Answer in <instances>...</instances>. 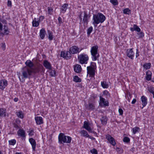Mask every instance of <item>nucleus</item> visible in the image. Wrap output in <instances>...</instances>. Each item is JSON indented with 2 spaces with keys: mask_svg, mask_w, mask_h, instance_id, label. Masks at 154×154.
Wrapping results in <instances>:
<instances>
[{
  "mask_svg": "<svg viewBox=\"0 0 154 154\" xmlns=\"http://www.w3.org/2000/svg\"><path fill=\"white\" fill-rule=\"evenodd\" d=\"M101 85L102 87L104 88H107L109 87V85L106 83L105 81H103L101 82Z\"/></svg>",
  "mask_w": 154,
  "mask_h": 154,
  "instance_id": "34",
  "label": "nucleus"
},
{
  "mask_svg": "<svg viewBox=\"0 0 154 154\" xmlns=\"http://www.w3.org/2000/svg\"><path fill=\"white\" fill-rule=\"evenodd\" d=\"M99 105L101 107L104 106H109V102L107 101H106L105 99L102 97L101 96H100Z\"/></svg>",
  "mask_w": 154,
  "mask_h": 154,
  "instance_id": "7",
  "label": "nucleus"
},
{
  "mask_svg": "<svg viewBox=\"0 0 154 154\" xmlns=\"http://www.w3.org/2000/svg\"><path fill=\"white\" fill-rule=\"evenodd\" d=\"M35 120L37 125H41L43 123V119L40 116H37L35 117Z\"/></svg>",
  "mask_w": 154,
  "mask_h": 154,
  "instance_id": "20",
  "label": "nucleus"
},
{
  "mask_svg": "<svg viewBox=\"0 0 154 154\" xmlns=\"http://www.w3.org/2000/svg\"><path fill=\"white\" fill-rule=\"evenodd\" d=\"M65 55L66 52H65L64 51H62L61 52L60 54L61 57L65 58V57L66 56Z\"/></svg>",
  "mask_w": 154,
  "mask_h": 154,
  "instance_id": "54",
  "label": "nucleus"
},
{
  "mask_svg": "<svg viewBox=\"0 0 154 154\" xmlns=\"http://www.w3.org/2000/svg\"><path fill=\"white\" fill-rule=\"evenodd\" d=\"M119 112L120 115H122L123 114V111L121 108L119 109Z\"/></svg>",
  "mask_w": 154,
  "mask_h": 154,
  "instance_id": "56",
  "label": "nucleus"
},
{
  "mask_svg": "<svg viewBox=\"0 0 154 154\" xmlns=\"http://www.w3.org/2000/svg\"><path fill=\"white\" fill-rule=\"evenodd\" d=\"M68 6V4H64L60 8V12L61 13L64 14L66 11Z\"/></svg>",
  "mask_w": 154,
  "mask_h": 154,
  "instance_id": "18",
  "label": "nucleus"
},
{
  "mask_svg": "<svg viewBox=\"0 0 154 154\" xmlns=\"http://www.w3.org/2000/svg\"><path fill=\"white\" fill-rule=\"evenodd\" d=\"M136 102V99L134 98L131 102V103L132 104H134Z\"/></svg>",
  "mask_w": 154,
  "mask_h": 154,
  "instance_id": "63",
  "label": "nucleus"
},
{
  "mask_svg": "<svg viewBox=\"0 0 154 154\" xmlns=\"http://www.w3.org/2000/svg\"><path fill=\"white\" fill-rule=\"evenodd\" d=\"M45 18V17L44 16H41L39 17V19L38 20L39 21V22H40L41 20H42Z\"/></svg>",
  "mask_w": 154,
  "mask_h": 154,
  "instance_id": "60",
  "label": "nucleus"
},
{
  "mask_svg": "<svg viewBox=\"0 0 154 154\" xmlns=\"http://www.w3.org/2000/svg\"><path fill=\"white\" fill-rule=\"evenodd\" d=\"M51 75L52 76H55L56 75V72L55 70H52L50 72Z\"/></svg>",
  "mask_w": 154,
  "mask_h": 154,
  "instance_id": "47",
  "label": "nucleus"
},
{
  "mask_svg": "<svg viewBox=\"0 0 154 154\" xmlns=\"http://www.w3.org/2000/svg\"><path fill=\"white\" fill-rule=\"evenodd\" d=\"M4 33H3V35H8V34L9 31L8 29V27L5 25L4 26Z\"/></svg>",
  "mask_w": 154,
  "mask_h": 154,
  "instance_id": "31",
  "label": "nucleus"
},
{
  "mask_svg": "<svg viewBox=\"0 0 154 154\" xmlns=\"http://www.w3.org/2000/svg\"><path fill=\"white\" fill-rule=\"evenodd\" d=\"M116 151H121V152H123V150L122 149H120L119 148H118V147H116Z\"/></svg>",
  "mask_w": 154,
  "mask_h": 154,
  "instance_id": "62",
  "label": "nucleus"
},
{
  "mask_svg": "<svg viewBox=\"0 0 154 154\" xmlns=\"http://www.w3.org/2000/svg\"><path fill=\"white\" fill-rule=\"evenodd\" d=\"M131 30L133 32L134 31H135L138 32H140L141 31V29L136 24H134L133 27L130 28Z\"/></svg>",
  "mask_w": 154,
  "mask_h": 154,
  "instance_id": "23",
  "label": "nucleus"
},
{
  "mask_svg": "<svg viewBox=\"0 0 154 154\" xmlns=\"http://www.w3.org/2000/svg\"><path fill=\"white\" fill-rule=\"evenodd\" d=\"M151 65L150 63H145L143 65V66L146 69H148L150 68Z\"/></svg>",
  "mask_w": 154,
  "mask_h": 154,
  "instance_id": "36",
  "label": "nucleus"
},
{
  "mask_svg": "<svg viewBox=\"0 0 154 154\" xmlns=\"http://www.w3.org/2000/svg\"><path fill=\"white\" fill-rule=\"evenodd\" d=\"M7 81L5 79H2L0 81V89L3 90L7 86Z\"/></svg>",
  "mask_w": 154,
  "mask_h": 154,
  "instance_id": "14",
  "label": "nucleus"
},
{
  "mask_svg": "<svg viewBox=\"0 0 154 154\" xmlns=\"http://www.w3.org/2000/svg\"><path fill=\"white\" fill-rule=\"evenodd\" d=\"M43 65L45 67L49 70L51 69V63L47 60L44 61Z\"/></svg>",
  "mask_w": 154,
  "mask_h": 154,
  "instance_id": "21",
  "label": "nucleus"
},
{
  "mask_svg": "<svg viewBox=\"0 0 154 154\" xmlns=\"http://www.w3.org/2000/svg\"><path fill=\"white\" fill-rule=\"evenodd\" d=\"M48 13L50 15L52 14L53 11V9L51 7H48Z\"/></svg>",
  "mask_w": 154,
  "mask_h": 154,
  "instance_id": "46",
  "label": "nucleus"
},
{
  "mask_svg": "<svg viewBox=\"0 0 154 154\" xmlns=\"http://www.w3.org/2000/svg\"><path fill=\"white\" fill-rule=\"evenodd\" d=\"M58 142L60 144L70 143L72 140L71 137L65 135L64 134L60 133L58 137Z\"/></svg>",
  "mask_w": 154,
  "mask_h": 154,
  "instance_id": "2",
  "label": "nucleus"
},
{
  "mask_svg": "<svg viewBox=\"0 0 154 154\" xmlns=\"http://www.w3.org/2000/svg\"><path fill=\"white\" fill-rule=\"evenodd\" d=\"M58 20L60 25L62 23H63V22L62 21V20L61 18L60 17H59L58 18Z\"/></svg>",
  "mask_w": 154,
  "mask_h": 154,
  "instance_id": "53",
  "label": "nucleus"
},
{
  "mask_svg": "<svg viewBox=\"0 0 154 154\" xmlns=\"http://www.w3.org/2000/svg\"><path fill=\"white\" fill-rule=\"evenodd\" d=\"M3 28V25L0 22V31L1 32V31L2 30Z\"/></svg>",
  "mask_w": 154,
  "mask_h": 154,
  "instance_id": "64",
  "label": "nucleus"
},
{
  "mask_svg": "<svg viewBox=\"0 0 154 154\" xmlns=\"http://www.w3.org/2000/svg\"><path fill=\"white\" fill-rule=\"evenodd\" d=\"M93 27L91 26H90L89 28H88L87 30V34L88 35H89L91 33V32L93 30Z\"/></svg>",
  "mask_w": 154,
  "mask_h": 154,
  "instance_id": "44",
  "label": "nucleus"
},
{
  "mask_svg": "<svg viewBox=\"0 0 154 154\" xmlns=\"http://www.w3.org/2000/svg\"><path fill=\"white\" fill-rule=\"evenodd\" d=\"M140 128L137 127H135L132 128V132L134 134H135L137 132L138 130H140Z\"/></svg>",
  "mask_w": 154,
  "mask_h": 154,
  "instance_id": "39",
  "label": "nucleus"
},
{
  "mask_svg": "<svg viewBox=\"0 0 154 154\" xmlns=\"http://www.w3.org/2000/svg\"><path fill=\"white\" fill-rule=\"evenodd\" d=\"M137 34V38H142L144 36V33L142 32H138Z\"/></svg>",
  "mask_w": 154,
  "mask_h": 154,
  "instance_id": "35",
  "label": "nucleus"
},
{
  "mask_svg": "<svg viewBox=\"0 0 154 154\" xmlns=\"http://www.w3.org/2000/svg\"><path fill=\"white\" fill-rule=\"evenodd\" d=\"M8 7H11L12 6V3L11 2V1L8 0Z\"/></svg>",
  "mask_w": 154,
  "mask_h": 154,
  "instance_id": "58",
  "label": "nucleus"
},
{
  "mask_svg": "<svg viewBox=\"0 0 154 154\" xmlns=\"http://www.w3.org/2000/svg\"><path fill=\"white\" fill-rule=\"evenodd\" d=\"M141 100L142 102V105L143 106L142 107V109H143L147 104V99L145 96H143L141 97Z\"/></svg>",
  "mask_w": 154,
  "mask_h": 154,
  "instance_id": "17",
  "label": "nucleus"
},
{
  "mask_svg": "<svg viewBox=\"0 0 154 154\" xmlns=\"http://www.w3.org/2000/svg\"><path fill=\"white\" fill-rule=\"evenodd\" d=\"M139 52L138 51V50L137 49H136V57L137 58L139 55Z\"/></svg>",
  "mask_w": 154,
  "mask_h": 154,
  "instance_id": "59",
  "label": "nucleus"
},
{
  "mask_svg": "<svg viewBox=\"0 0 154 154\" xmlns=\"http://www.w3.org/2000/svg\"><path fill=\"white\" fill-rule=\"evenodd\" d=\"M108 118L106 116H103L100 119L101 123L103 125H106L107 123Z\"/></svg>",
  "mask_w": 154,
  "mask_h": 154,
  "instance_id": "28",
  "label": "nucleus"
},
{
  "mask_svg": "<svg viewBox=\"0 0 154 154\" xmlns=\"http://www.w3.org/2000/svg\"><path fill=\"white\" fill-rule=\"evenodd\" d=\"M131 12L130 10L128 8H126L123 10V12L125 14H129Z\"/></svg>",
  "mask_w": 154,
  "mask_h": 154,
  "instance_id": "41",
  "label": "nucleus"
},
{
  "mask_svg": "<svg viewBox=\"0 0 154 154\" xmlns=\"http://www.w3.org/2000/svg\"><path fill=\"white\" fill-rule=\"evenodd\" d=\"M134 53L132 48L128 49L127 50V55L130 58L133 60L134 57Z\"/></svg>",
  "mask_w": 154,
  "mask_h": 154,
  "instance_id": "9",
  "label": "nucleus"
},
{
  "mask_svg": "<svg viewBox=\"0 0 154 154\" xmlns=\"http://www.w3.org/2000/svg\"><path fill=\"white\" fill-rule=\"evenodd\" d=\"M106 19L105 16L100 13H98L97 14H94L93 16V19H94L99 23H103Z\"/></svg>",
  "mask_w": 154,
  "mask_h": 154,
  "instance_id": "4",
  "label": "nucleus"
},
{
  "mask_svg": "<svg viewBox=\"0 0 154 154\" xmlns=\"http://www.w3.org/2000/svg\"><path fill=\"white\" fill-rule=\"evenodd\" d=\"M89 59V57L87 54L82 53L78 56V60L80 64H87Z\"/></svg>",
  "mask_w": 154,
  "mask_h": 154,
  "instance_id": "5",
  "label": "nucleus"
},
{
  "mask_svg": "<svg viewBox=\"0 0 154 154\" xmlns=\"http://www.w3.org/2000/svg\"><path fill=\"white\" fill-rule=\"evenodd\" d=\"M103 94L106 97L109 96V92L106 90H105L103 91Z\"/></svg>",
  "mask_w": 154,
  "mask_h": 154,
  "instance_id": "51",
  "label": "nucleus"
},
{
  "mask_svg": "<svg viewBox=\"0 0 154 154\" xmlns=\"http://www.w3.org/2000/svg\"><path fill=\"white\" fill-rule=\"evenodd\" d=\"M98 47L97 45H95L92 47L91 50L92 60L94 61L96 60L100 56L98 53Z\"/></svg>",
  "mask_w": 154,
  "mask_h": 154,
  "instance_id": "3",
  "label": "nucleus"
},
{
  "mask_svg": "<svg viewBox=\"0 0 154 154\" xmlns=\"http://www.w3.org/2000/svg\"><path fill=\"white\" fill-rule=\"evenodd\" d=\"M152 73L149 70L146 72V79L148 81L150 80L151 79Z\"/></svg>",
  "mask_w": 154,
  "mask_h": 154,
  "instance_id": "29",
  "label": "nucleus"
},
{
  "mask_svg": "<svg viewBox=\"0 0 154 154\" xmlns=\"http://www.w3.org/2000/svg\"><path fill=\"white\" fill-rule=\"evenodd\" d=\"M82 50V48H80L78 46L75 45L72 46L69 49V51L72 54L79 53Z\"/></svg>",
  "mask_w": 154,
  "mask_h": 154,
  "instance_id": "6",
  "label": "nucleus"
},
{
  "mask_svg": "<svg viewBox=\"0 0 154 154\" xmlns=\"http://www.w3.org/2000/svg\"><path fill=\"white\" fill-rule=\"evenodd\" d=\"M72 53L69 50V51H67L66 53V56L65 59L68 60L70 59L71 58Z\"/></svg>",
  "mask_w": 154,
  "mask_h": 154,
  "instance_id": "32",
  "label": "nucleus"
},
{
  "mask_svg": "<svg viewBox=\"0 0 154 154\" xmlns=\"http://www.w3.org/2000/svg\"><path fill=\"white\" fill-rule=\"evenodd\" d=\"M0 21L4 24H6L7 23V22L5 19H1Z\"/></svg>",
  "mask_w": 154,
  "mask_h": 154,
  "instance_id": "61",
  "label": "nucleus"
},
{
  "mask_svg": "<svg viewBox=\"0 0 154 154\" xmlns=\"http://www.w3.org/2000/svg\"><path fill=\"white\" fill-rule=\"evenodd\" d=\"M87 73L90 75V76L91 77H94L95 75V70L93 68L89 67H87Z\"/></svg>",
  "mask_w": 154,
  "mask_h": 154,
  "instance_id": "10",
  "label": "nucleus"
},
{
  "mask_svg": "<svg viewBox=\"0 0 154 154\" xmlns=\"http://www.w3.org/2000/svg\"><path fill=\"white\" fill-rule=\"evenodd\" d=\"M18 135L23 138H25L26 137L25 131L22 129H20L17 131Z\"/></svg>",
  "mask_w": 154,
  "mask_h": 154,
  "instance_id": "22",
  "label": "nucleus"
},
{
  "mask_svg": "<svg viewBox=\"0 0 154 154\" xmlns=\"http://www.w3.org/2000/svg\"><path fill=\"white\" fill-rule=\"evenodd\" d=\"M84 16L83 17V22L84 24L87 25L88 22V20L90 17L88 16V13L86 11L83 12Z\"/></svg>",
  "mask_w": 154,
  "mask_h": 154,
  "instance_id": "12",
  "label": "nucleus"
},
{
  "mask_svg": "<svg viewBox=\"0 0 154 154\" xmlns=\"http://www.w3.org/2000/svg\"><path fill=\"white\" fill-rule=\"evenodd\" d=\"M39 21L38 20H37V19L35 18L32 22V25L34 27H37L39 25Z\"/></svg>",
  "mask_w": 154,
  "mask_h": 154,
  "instance_id": "26",
  "label": "nucleus"
},
{
  "mask_svg": "<svg viewBox=\"0 0 154 154\" xmlns=\"http://www.w3.org/2000/svg\"><path fill=\"white\" fill-rule=\"evenodd\" d=\"M91 66H89L93 68L95 70L97 68L96 63L94 62H91Z\"/></svg>",
  "mask_w": 154,
  "mask_h": 154,
  "instance_id": "45",
  "label": "nucleus"
},
{
  "mask_svg": "<svg viewBox=\"0 0 154 154\" xmlns=\"http://www.w3.org/2000/svg\"><path fill=\"white\" fill-rule=\"evenodd\" d=\"M48 38L50 40H52L53 38V36L52 33L50 31L48 30Z\"/></svg>",
  "mask_w": 154,
  "mask_h": 154,
  "instance_id": "37",
  "label": "nucleus"
},
{
  "mask_svg": "<svg viewBox=\"0 0 154 154\" xmlns=\"http://www.w3.org/2000/svg\"><path fill=\"white\" fill-rule=\"evenodd\" d=\"M9 145H14L16 143V140L15 139H12L8 141Z\"/></svg>",
  "mask_w": 154,
  "mask_h": 154,
  "instance_id": "42",
  "label": "nucleus"
},
{
  "mask_svg": "<svg viewBox=\"0 0 154 154\" xmlns=\"http://www.w3.org/2000/svg\"><path fill=\"white\" fill-rule=\"evenodd\" d=\"M90 152L92 154H98L97 150L94 148L90 150Z\"/></svg>",
  "mask_w": 154,
  "mask_h": 154,
  "instance_id": "49",
  "label": "nucleus"
},
{
  "mask_svg": "<svg viewBox=\"0 0 154 154\" xmlns=\"http://www.w3.org/2000/svg\"><path fill=\"white\" fill-rule=\"evenodd\" d=\"M73 81L76 82H81V79L78 76L75 75L73 77Z\"/></svg>",
  "mask_w": 154,
  "mask_h": 154,
  "instance_id": "33",
  "label": "nucleus"
},
{
  "mask_svg": "<svg viewBox=\"0 0 154 154\" xmlns=\"http://www.w3.org/2000/svg\"><path fill=\"white\" fill-rule=\"evenodd\" d=\"M34 131L33 130H30L29 131V135L30 136H32L34 135Z\"/></svg>",
  "mask_w": 154,
  "mask_h": 154,
  "instance_id": "55",
  "label": "nucleus"
},
{
  "mask_svg": "<svg viewBox=\"0 0 154 154\" xmlns=\"http://www.w3.org/2000/svg\"><path fill=\"white\" fill-rule=\"evenodd\" d=\"M97 97V95L94 94H93L91 95V97L94 99H95Z\"/></svg>",
  "mask_w": 154,
  "mask_h": 154,
  "instance_id": "57",
  "label": "nucleus"
},
{
  "mask_svg": "<svg viewBox=\"0 0 154 154\" xmlns=\"http://www.w3.org/2000/svg\"><path fill=\"white\" fill-rule=\"evenodd\" d=\"M6 110L4 108H0V117H5L6 116Z\"/></svg>",
  "mask_w": 154,
  "mask_h": 154,
  "instance_id": "24",
  "label": "nucleus"
},
{
  "mask_svg": "<svg viewBox=\"0 0 154 154\" xmlns=\"http://www.w3.org/2000/svg\"><path fill=\"white\" fill-rule=\"evenodd\" d=\"M44 69V67L41 65H38L36 67L34 68H32L31 69H32V73L35 74L39 72L41 70Z\"/></svg>",
  "mask_w": 154,
  "mask_h": 154,
  "instance_id": "11",
  "label": "nucleus"
},
{
  "mask_svg": "<svg viewBox=\"0 0 154 154\" xmlns=\"http://www.w3.org/2000/svg\"><path fill=\"white\" fill-rule=\"evenodd\" d=\"M83 127L87 130L88 131L92 132V129L89 126L88 123L86 121H85L84 122Z\"/></svg>",
  "mask_w": 154,
  "mask_h": 154,
  "instance_id": "19",
  "label": "nucleus"
},
{
  "mask_svg": "<svg viewBox=\"0 0 154 154\" xmlns=\"http://www.w3.org/2000/svg\"><path fill=\"white\" fill-rule=\"evenodd\" d=\"M46 34V31L45 29L44 28H42L40 31V36L41 39H43L45 36Z\"/></svg>",
  "mask_w": 154,
  "mask_h": 154,
  "instance_id": "25",
  "label": "nucleus"
},
{
  "mask_svg": "<svg viewBox=\"0 0 154 154\" xmlns=\"http://www.w3.org/2000/svg\"><path fill=\"white\" fill-rule=\"evenodd\" d=\"M25 63L26 66L30 68V69H32L34 66L33 63L30 60H27Z\"/></svg>",
  "mask_w": 154,
  "mask_h": 154,
  "instance_id": "27",
  "label": "nucleus"
},
{
  "mask_svg": "<svg viewBox=\"0 0 154 154\" xmlns=\"http://www.w3.org/2000/svg\"><path fill=\"white\" fill-rule=\"evenodd\" d=\"M16 114L17 116L18 117L21 119L23 118V116L22 111H20L18 112H17Z\"/></svg>",
  "mask_w": 154,
  "mask_h": 154,
  "instance_id": "38",
  "label": "nucleus"
},
{
  "mask_svg": "<svg viewBox=\"0 0 154 154\" xmlns=\"http://www.w3.org/2000/svg\"><path fill=\"white\" fill-rule=\"evenodd\" d=\"M29 141L32 146V151H35L36 145V143L35 140L32 138H31L29 139Z\"/></svg>",
  "mask_w": 154,
  "mask_h": 154,
  "instance_id": "13",
  "label": "nucleus"
},
{
  "mask_svg": "<svg viewBox=\"0 0 154 154\" xmlns=\"http://www.w3.org/2000/svg\"><path fill=\"white\" fill-rule=\"evenodd\" d=\"M22 76L21 79L20 76H19V78L20 81L22 82H23L25 81V79L30 78V76L32 75V69H29L26 66L22 68L21 70Z\"/></svg>",
  "mask_w": 154,
  "mask_h": 154,
  "instance_id": "1",
  "label": "nucleus"
},
{
  "mask_svg": "<svg viewBox=\"0 0 154 154\" xmlns=\"http://www.w3.org/2000/svg\"><path fill=\"white\" fill-rule=\"evenodd\" d=\"M80 133L81 134V135L83 137H90L89 135L88 134L87 132L86 131L83 130L80 132Z\"/></svg>",
  "mask_w": 154,
  "mask_h": 154,
  "instance_id": "30",
  "label": "nucleus"
},
{
  "mask_svg": "<svg viewBox=\"0 0 154 154\" xmlns=\"http://www.w3.org/2000/svg\"><path fill=\"white\" fill-rule=\"evenodd\" d=\"M148 90L150 93L153 94L154 93V88L152 86H150L148 88Z\"/></svg>",
  "mask_w": 154,
  "mask_h": 154,
  "instance_id": "40",
  "label": "nucleus"
},
{
  "mask_svg": "<svg viewBox=\"0 0 154 154\" xmlns=\"http://www.w3.org/2000/svg\"><path fill=\"white\" fill-rule=\"evenodd\" d=\"M123 141L125 142L128 143L130 142V139L128 137H125L124 138Z\"/></svg>",
  "mask_w": 154,
  "mask_h": 154,
  "instance_id": "50",
  "label": "nucleus"
},
{
  "mask_svg": "<svg viewBox=\"0 0 154 154\" xmlns=\"http://www.w3.org/2000/svg\"><path fill=\"white\" fill-rule=\"evenodd\" d=\"M110 2L114 5H118V4L117 0H110Z\"/></svg>",
  "mask_w": 154,
  "mask_h": 154,
  "instance_id": "43",
  "label": "nucleus"
},
{
  "mask_svg": "<svg viewBox=\"0 0 154 154\" xmlns=\"http://www.w3.org/2000/svg\"><path fill=\"white\" fill-rule=\"evenodd\" d=\"M93 21L92 22V24L94 25V27H96L97 26V24L99 23L94 19H93Z\"/></svg>",
  "mask_w": 154,
  "mask_h": 154,
  "instance_id": "48",
  "label": "nucleus"
},
{
  "mask_svg": "<svg viewBox=\"0 0 154 154\" xmlns=\"http://www.w3.org/2000/svg\"><path fill=\"white\" fill-rule=\"evenodd\" d=\"M85 106L87 109L90 111L93 110L95 109V105L92 103H89L88 104H86Z\"/></svg>",
  "mask_w": 154,
  "mask_h": 154,
  "instance_id": "15",
  "label": "nucleus"
},
{
  "mask_svg": "<svg viewBox=\"0 0 154 154\" xmlns=\"http://www.w3.org/2000/svg\"><path fill=\"white\" fill-rule=\"evenodd\" d=\"M82 67L81 66L78 64H76L74 66V71L77 73H80L82 71Z\"/></svg>",
  "mask_w": 154,
  "mask_h": 154,
  "instance_id": "16",
  "label": "nucleus"
},
{
  "mask_svg": "<svg viewBox=\"0 0 154 154\" xmlns=\"http://www.w3.org/2000/svg\"><path fill=\"white\" fill-rule=\"evenodd\" d=\"M1 46L2 49L4 50L5 48V43H2L0 44Z\"/></svg>",
  "mask_w": 154,
  "mask_h": 154,
  "instance_id": "52",
  "label": "nucleus"
},
{
  "mask_svg": "<svg viewBox=\"0 0 154 154\" xmlns=\"http://www.w3.org/2000/svg\"><path fill=\"white\" fill-rule=\"evenodd\" d=\"M106 137L107 140L109 141V143L113 146H115L116 144L115 139L110 135L107 134L106 135Z\"/></svg>",
  "mask_w": 154,
  "mask_h": 154,
  "instance_id": "8",
  "label": "nucleus"
}]
</instances>
